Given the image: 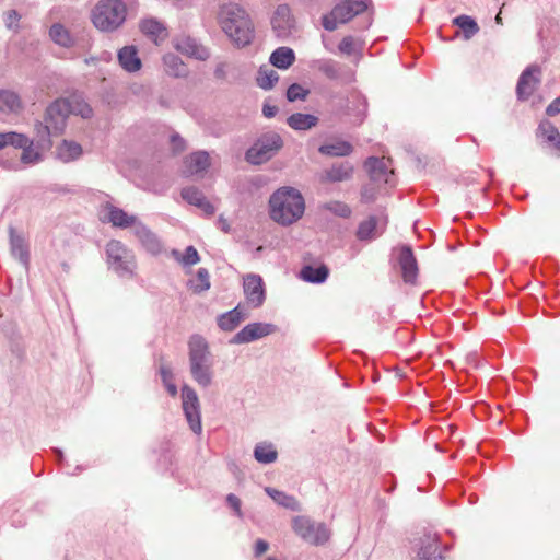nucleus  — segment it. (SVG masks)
Here are the masks:
<instances>
[{
    "instance_id": "f257e3e1",
    "label": "nucleus",
    "mask_w": 560,
    "mask_h": 560,
    "mask_svg": "<svg viewBox=\"0 0 560 560\" xmlns=\"http://www.w3.org/2000/svg\"><path fill=\"white\" fill-rule=\"evenodd\" d=\"M218 23L234 46H248L255 37V28L249 15L236 3L222 4L218 12Z\"/></svg>"
},
{
    "instance_id": "f03ea898",
    "label": "nucleus",
    "mask_w": 560,
    "mask_h": 560,
    "mask_svg": "<svg viewBox=\"0 0 560 560\" xmlns=\"http://www.w3.org/2000/svg\"><path fill=\"white\" fill-rule=\"evenodd\" d=\"M304 210V198L293 187L279 188L270 196V218L278 224L285 226L296 222L303 215Z\"/></svg>"
},
{
    "instance_id": "7ed1b4c3",
    "label": "nucleus",
    "mask_w": 560,
    "mask_h": 560,
    "mask_svg": "<svg viewBox=\"0 0 560 560\" xmlns=\"http://www.w3.org/2000/svg\"><path fill=\"white\" fill-rule=\"evenodd\" d=\"M126 16L127 5L122 0H97L90 13L94 27L106 33L119 28Z\"/></svg>"
},
{
    "instance_id": "20e7f679",
    "label": "nucleus",
    "mask_w": 560,
    "mask_h": 560,
    "mask_svg": "<svg viewBox=\"0 0 560 560\" xmlns=\"http://www.w3.org/2000/svg\"><path fill=\"white\" fill-rule=\"evenodd\" d=\"M189 361L194 380L200 385H207L210 378V351L206 339L199 335L190 337L189 342Z\"/></svg>"
},
{
    "instance_id": "39448f33",
    "label": "nucleus",
    "mask_w": 560,
    "mask_h": 560,
    "mask_svg": "<svg viewBox=\"0 0 560 560\" xmlns=\"http://www.w3.org/2000/svg\"><path fill=\"white\" fill-rule=\"evenodd\" d=\"M109 270L120 278H131L137 267L133 253L120 241L112 240L105 247Z\"/></svg>"
},
{
    "instance_id": "423d86ee",
    "label": "nucleus",
    "mask_w": 560,
    "mask_h": 560,
    "mask_svg": "<svg viewBox=\"0 0 560 560\" xmlns=\"http://www.w3.org/2000/svg\"><path fill=\"white\" fill-rule=\"evenodd\" d=\"M282 147L283 140L278 132L273 130L266 131L246 151L245 159L250 164L260 165L272 159Z\"/></svg>"
},
{
    "instance_id": "0eeeda50",
    "label": "nucleus",
    "mask_w": 560,
    "mask_h": 560,
    "mask_svg": "<svg viewBox=\"0 0 560 560\" xmlns=\"http://www.w3.org/2000/svg\"><path fill=\"white\" fill-rule=\"evenodd\" d=\"M370 0H342L337 3L331 12L323 16V26L325 30L332 32L338 24L349 22L355 15L364 12L369 7Z\"/></svg>"
},
{
    "instance_id": "6e6552de",
    "label": "nucleus",
    "mask_w": 560,
    "mask_h": 560,
    "mask_svg": "<svg viewBox=\"0 0 560 560\" xmlns=\"http://www.w3.org/2000/svg\"><path fill=\"white\" fill-rule=\"evenodd\" d=\"M294 532L305 541L312 545H324L330 538V529L324 523H316L305 516H296L293 520Z\"/></svg>"
},
{
    "instance_id": "1a4fd4ad",
    "label": "nucleus",
    "mask_w": 560,
    "mask_h": 560,
    "mask_svg": "<svg viewBox=\"0 0 560 560\" xmlns=\"http://www.w3.org/2000/svg\"><path fill=\"white\" fill-rule=\"evenodd\" d=\"M182 406L191 431L200 434L202 431L200 402L192 387H182Z\"/></svg>"
},
{
    "instance_id": "9d476101",
    "label": "nucleus",
    "mask_w": 560,
    "mask_h": 560,
    "mask_svg": "<svg viewBox=\"0 0 560 560\" xmlns=\"http://www.w3.org/2000/svg\"><path fill=\"white\" fill-rule=\"evenodd\" d=\"M295 26L294 18L287 4H280L275 10L271 18V28L279 39H287Z\"/></svg>"
},
{
    "instance_id": "9b49d317",
    "label": "nucleus",
    "mask_w": 560,
    "mask_h": 560,
    "mask_svg": "<svg viewBox=\"0 0 560 560\" xmlns=\"http://www.w3.org/2000/svg\"><path fill=\"white\" fill-rule=\"evenodd\" d=\"M243 290L249 306L257 308L264 304L266 291L260 276L255 273L246 275L243 280Z\"/></svg>"
},
{
    "instance_id": "f8f14e48",
    "label": "nucleus",
    "mask_w": 560,
    "mask_h": 560,
    "mask_svg": "<svg viewBox=\"0 0 560 560\" xmlns=\"http://www.w3.org/2000/svg\"><path fill=\"white\" fill-rule=\"evenodd\" d=\"M276 330L275 325L268 323H250L235 334L231 340L232 343L242 345L255 341L272 334Z\"/></svg>"
},
{
    "instance_id": "ddd939ff",
    "label": "nucleus",
    "mask_w": 560,
    "mask_h": 560,
    "mask_svg": "<svg viewBox=\"0 0 560 560\" xmlns=\"http://www.w3.org/2000/svg\"><path fill=\"white\" fill-rule=\"evenodd\" d=\"M68 116L69 105L60 98L56 100L47 107L44 119L46 124L52 127V131L60 135L66 128Z\"/></svg>"
},
{
    "instance_id": "4468645a",
    "label": "nucleus",
    "mask_w": 560,
    "mask_h": 560,
    "mask_svg": "<svg viewBox=\"0 0 560 560\" xmlns=\"http://www.w3.org/2000/svg\"><path fill=\"white\" fill-rule=\"evenodd\" d=\"M397 262L404 281L415 284L418 277V264L410 246L402 245L398 249Z\"/></svg>"
},
{
    "instance_id": "2eb2a0df",
    "label": "nucleus",
    "mask_w": 560,
    "mask_h": 560,
    "mask_svg": "<svg viewBox=\"0 0 560 560\" xmlns=\"http://www.w3.org/2000/svg\"><path fill=\"white\" fill-rule=\"evenodd\" d=\"M540 68L535 65L527 67L522 72L516 86V93L520 100H527L534 93L540 83Z\"/></svg>"
},
{
    "instance_id": "dca6fc26",
    "label": "nucleus",
    "mask_w": 560,
    "mask_h": 560,
    "mask_svg": "<svg viewBox=\"0 0 560 560\" xmlns=\"http://www.w3.org/2000/svg\"><path fill=\"white\" fill-rule=\"evenodd\" d=\"M418 560H443L436 534L425 533L417 542Z\"/></svg>"
},
{
    "instance_id": "f3484780",
    "label": "nucleus",
    "mask_w": 560,
    "mask_h": 560,
    "mask_svg": "<svg viewBox=\"0 0 560 560\" xmlns=\"http://www.w3.org/2000/svg\"><path fill=\"white\" fill-rule=\"evenodd\" d=\"M354 172L353 165L348 162L334 163L330 167L324 170L319 175L322 183H342L352 178Z\"/></svg>"
},
{
    "instance_id": "a211bd4d",
    "label": "nucleus",
    "mask_w": 560,
    "mask_h": 560,
    "mask_svg": "<svg viewBox=\"0 0 560 560\" xmlns=\"http://www.w3.org/2000/svg\"><path fill=\"white\" fill-rule=\"evenodd\" d=\"M387 224L386 217H370L361 222L357 230V237L360 241H371L378 237Z\"/></svg>"
},
{
    "instance_id": "6ab92c4d",
    "label": "nucleus",
    "mask_w": 560,
    "mask_h": 560,
    "mask_svg": "<svg viewBox=\"0 0 560 560\" xmlns=\"http://www.w3.org/2000/svg\"><path fill=\"white\" fill-rule=\"evenodd\" d=\"M10 236V252L11 255L18 259L21 265L28 270L30 268V247L28 243L24 238L23 235L18 234L15 229L10 226L9 229Z\"/></svg>"
},
{
    "instance_id": "aec40b11",
    "label": "nucleus",
    "mask_w": 560,
    "mask_h": 560,
    "mask_svg": "<svg viewBox=\"0 0 560 560\" xmlns=\"http://www.w3.org/2000/svg\"><path fill=\"white\" fill-rule=\"evenodd\" d=\"M104 221L109 222L113 226L127 229L135 228V225L139 222L136 215L128 214L122 209L113 206L110 203H106L104 207Z\"/></svg>"
},
{
    "instance_id": "412c9836",
    "label": "nucleus",
    "mask_w": 560,
    "mask_h": 560,
    "mask_svg": "<svg viewBox=\"0 0 560 560\" xmlns=\"http://www.w3.org/2000/svg\"><path fill=\"white\" fill-rule=\"evenodd\" d=\"M174 47L179 52L197 60H207L210 57L209 50L191 37L177 38Z\"/></svg>"
},
{
    "instance_id": "4be33fe9",
    "label": "nucleus",
    "mask_w": 560,
    "mask_h": 560,
    "mask_svg": "<svg viewBox=\"0 0 560 560\" xmlns=\"http://www.w3.org/2000/svg\"><path fill=\"white\" fill-rule=\"evenodd\" d=\"M210 166V156L206 151H197L185 160L186 176H202Z\"/></svg>"
},
{
    "instance_id": "5701e85b",
    "label": "nucleus",
    "mask_w": 560,
    "mask_h": 560,
    "mask_svg": "<svg viewBox=\"0 0 560 560\" xmlns=\"http://www.w3.org/2000/svg\"><path fill=\"white\" fill-rule=\"evenodd\" d=\"M365 168L369 172L371 180L374 183L388 184L393 171H389L388 163L384 159L371 156L365 162Z\"/></svg>"
},
{
    "instance_id": "b1692460",
    "label": "nucleus",
    "mask_w": 560,
    "mask_h": 560,
    "mask_svg": "<svg viewBox=\"0 0 560 560\" xmlns=\"http://www.w3.org/2000/svg\"><path fill=\"white\" fill-rule=\"evenodd\" d=\"M23 109L20 95L12 90H0V116H16Z\"/></svg>"
},
{
    "instance_id": "393cba45",
    "label": "nucleus",
    "mask_w": 560,
    "mask_h": 560,
    "mask_svg": "<svg viewBox=\"0 0 560 560\" xmlns=\"http://www.w3.org/2000/svg\"><path fill=\"white\" fill-rule=\"evenodd\" d=\"M133 234L141 242L142 246L152 254H159L162 249V244L159 237L141 221L133 228Z\"/></svg>"
},
{
    "instance_id": "a878e982",
    "label": "nucleus",
    "mask_w": 560,
    "mask_h": 560,
    "mask_svg": "<svg viewBox=\"0 0 560 560\" xmlns=\"http://www.w3.org/2000/svg\"><path fill=\"white\" fill-rule=\"evenodd\" d=\"M182 197L188 203L198 207L207 215H212L215 211L214 207L207 200L202 191L196 187H186L182 190Z\"/></svg>"
},
{
    "instance_id": "bb28decb",
    "label": "nucleus",
    "mask_w": 560,
    "mask_h": 560,
    "mask_svg": "<svg viewBox=\"0 0 560 560\" xmlns=\"http://www.w3.org/2000/svg\"><path fill=\"white\" fill-rule=\"evenodd\" d=\"M247 313L244 308H242L240 305L234 307L233 310L221 314L217 322L218 326L224 330V331H232L234 330L241 322H243L247 317Z\"/></svg>"
},
{
    "instance_id": "cd10ccee",
    "label": "nucleus",
    "mask_w": 560,
    "mask_h": 560,
    "mask_svg": "<svg viewBox=\"0 0 560 560\" xmlns=\"http://www.w3.org/2000/svg\"><path fill=\"white\" fill-rule=\"evenodd\" d=\"M120 67L127 72H136L141 69L142 62L135 46H125L118 51Z\"/></svg>"
},
{
    "instance_id": "c85d7f7f",
    "label": "nucleus",
    "mask_w": 560,
    "mask_h": 560,
    "mask_svg": "<svg viewBox=\"0 0 560 560\" xmlns=\"http://www.w3.org/2000/svg\"><path fill=\"white\" fill-rule=\"evenodd\" d=\"M82 153L81 144L70 140H63L56 150L57 158L65 163L78 160Z\"/></svg>"
},
{
    "instance_id": "c756f323",
    "label": "nucleus",
    "mask_w": 560,
    "mask_h": 560,
    "mask_svg": "<svg viewBox=\"0 0 560 560\" xmlns=\"http://www.w3.org/2000/svg\"><path fill=\"white\" fill-rule=\"evenodd\" d=\"M165 72L174 78H185L188 75V68L183 60L175 54H166L163 57Z\"/></svg>"
},
{
    "instance_id": "7c9ffc66",
    "label": "nucleus",
    "mask_w": 560,
    "mask_h": 560,
    "mask_svg": "<svg viewBox=\"0 0 560 560\" xmlns=\"http://www.w3.org/2000/svg\"><path fill=\"white\" fill-rule=\"evenodd\" d=\"M295 60V54L293 49L287 46L277 48L270 55V63L278 69H288Z\"/></svg>"
},
{
    "instance_id": "2f4dec72",
    "label": "nucleus",
    "mask_w": 560,
    "mask_h": 560,
    "mask_svg": "<svg viewBox=\"0 0 560 560\" xmlns=\"http://www.w3.org/2000/svg\"><path fill=\"white\" fill-rule=\"evenodd\" d=\"M318 118L311 114L295 113L287 118V124L294 130H308L315 127Z\"/></svg>"
},
{
    "instance_id": "473e14b6",
    "label": "nucleus",
    "mask_w": 560,
    "mask_h": 560,
    "mask_svg": "<svg viewBox=\"0 0 560 560\" xmlns=\"http://www.w3.org/2000/svg\"><path fill=\"white\" fill-rule=\"evenodd\" d=\"M62 101L69 105V114L81 116L84 119L92 117L93 110L82 96L71 95Z\"/></svg>"
},
{
    "instance_id": "72a5a7b5",
    "label": "nucleus",
    "mask_w": 560,
    "mask_h": 560,
    "mask_svg": "<svg viewBox=\"0 0 560 560\" xmlns=\"http://www.w3.org/2000/svg\"><path fill=\"white\" fill-rule=\"evenodd\" d=\"M51 40L61 47H71L74 43L69 30L61 23H55L49 28Z\"/></svg>"
},
{
    "instance_id": "f704fd0d",
    "label": "nucleus",
    "mask_w": 560,
    "mask_h": 560,
    "mask_svg": "<svg viewBox=\"0 0 560 560\" xmlns=\"http://www.w3.org/2000/svg\"><path fill=\"white\" fill-rule=\"evenodd\" d=\"M453 24L462 31L465 40L471 39L480 30L478 23L466 14L453 19Z\"/></svg>"
},
{
    "instance_id": "c9c22d12",
    "label": "nucleus",
    "mask_w": 560,
    "mask_h": 560,
    "mask_svg": "<svg viewBox=\"0 0 560 560\" xmlns=\"http://www.w3.org/2000/svg\"><path fill=\"white\" fill-rule=\"evenodd\" d=\"M266 493L279 505L289 509L291 511H299L300 503L298 500L282 491L273 489L271 487L265 488Z\"/></svg>"
},
{
    "instance_id": "e433bc0d",
    "label": "nucleus",
    "mask_w": 560,
    "mask_h": 560,
    "mask_svg": "<svg viewBox=\"0 0 560 560\" xmlns=\"http://www.w3.org/2000/svg\"><path fill=\"white\" fill-rule=\"evenodd\" d=\"M143 34L151 37L155 43L166 37V30L162 23L154 19L143 20L140 24Z\"/></svg>"
},
{
    "instance_id": "4c0bfd02",
    "label": "nucleus",
    "mask_w": 560,
    "mask_h": 560,
    "mask_svg": "<svg viewBox=\"0 0 560 560\" xmlns=\"http://www.w3.org/2000/svg\"><path fill=\"white\" fill-rule=\"evenodd\" d=\"M328 273V268L325 265L304 266L301 270V278L310 283H322L327 279Z\"/></svg>"
},
{
    "instance_id": "58836bf2",
    "label": "nucleus",
    "mask_w": 560,
    "mask_h": 560,
    "mask_svg": "<svg viewBox=\"0 0 560 560\" xmlns=\"http://www.w3.org/2000/svg\"><path fill=\"white\" fill-rule=\"evenodd\" d=\"M318 151L329 156H347L352 152V145L347 141L338 140L320 145Z\"/></svg>"
},
{
    "instance_id": "ea45409f",
    "label": "nucleus",
    "mask_w": 560,
    "mask_h": 560,
    "mask_svg": "<svg viewBox=\"0 0 560 560\" xmlns=\"http://www.w3.org/2000/svg\"><path fill=\"white\" fill-rule=\"evenodd\" d=\"M28 142V137H26L23 133L10 131V132H3L0 133V150L5 149L7 147L11 145L13 150H18L19 148H22L26 145Z\"/></svg>"
},
{
    "instance_id": "a19ab883",
    "label": "nucleus",
    "mask_w": 560,
    "mask_h": 560,
    "mask_svg": "<svg viewBox=\"0 0 560 560\" xmlns=\"http://www.w3.org/2000/svg\"><path fill=\"white\" fill-rule=\"evenodd\" d=\"M538 132L547 142L555 144L560 154V133L558 129L550 121L544 120L539 124Z\"/></svg>"
},
{
    "instance_id": "79ce46f5",
    "label": "nucleus",
    "mask_w": 560,
    "mask_h": 560,
    "mask_svg": "<svg viewBox=\"0 0 560 560\" xmlns=\"http://www.w3.org/2000/svg\"><path fill=\"white\" fill-rule=\"evenodd\" d=\"M279 75L277 71L269 67H260L257 74V85L264 90H270L278 82Z\"/></svg>"
},
{
    "instance_id": "37998d69",
    "label": "nucleus",
    "mask_w": 560,
    "mask_h": 560,
    "mask_svg": "<svg viewBox=\"0 0 560 560\" xmlns=\"http://www.w3.org/2000/svg\"><path fill=\"white\" fill-rule=\"evenodd\" d=\"M195 293H201L210 289V275L206 268H199L195 278L188 282Z\"/></svg>"
},
{
    "instance_id": "c03bdc74",
    "label": "nucleus",
    "mask_w": 560,
    "mask_h": 560,
    "mask_svg": "<svg viewBox=\"0 0 560 560\" xmlns=\"http://www.w3.org/2000/svg\"><path fill=\"white\" fill-rule=\"evenodd\" d=\"M254 457L258 463L271 464L276 462L278 453L271 444H258L254 450Z\"/></svg>"
},
{
    "instance_id": "a18cd8bd",
    "label": "nucleus",
    "mask_w": 560,
    "mask_h": 560,
    "mask_svg": "<svg viewBox=\"0 0 560 560\" xmlns=\"http://www.w3.org/2000/svg\"><path fill=\"white\" fill-rule=\"evenodd\" d=\"M172 256L184 266H192L199 262L200 257L197 249L194 246H188L185 253L182 254L177 249L172 250Z\"/></svg>"
},
{
    "instance_id": "49530a36",
    "label": "nucleus",
    "mask_w": 560,
    "mask_h": 560,
    "mask_svg": "<svg viewBox=\"0 0 560 560\" xmlns=\"http://www.w3.org/2000/svg\"><path fill=\"white\" fill-rule=\"evenodd\" d=\"M35 131H36V138L38 144L43 147H49L50 145V137L51 136H58L57 132L52 131V127L49 124H46L44 120L43 122H37L35 125Z\"/></svg>"
},
{
    "instance_id": "de8ad7c7",
    "label": "nucleus",
    "mask_w": 560,
    "mask_h": 560,
    "mask_svg": "<svg viewBox=\"0 0 560 560\" xmlns=\"http://www.w3.org/2000/svg\"><path fill=\"white\" fill-rule=\"evenodd\" d=\"M318 70L328 79L335 80L340 75V69L338 62L331 59L320 60L318 63Z\"/></svg>"
},
{
    "instance_id": "09e8293b",
    "label": "nucleus",
    "mask_w": 560,
    "mask_h": 560,
    "mask_svg": "<svg viewBox=\"0 0 560 560\" xmlns=\"http://www.w3.org/2000/svg\"><path fill=\"white\" fill-rule=\"evenodd\" d=\"M21 149L23 150L20 156L22 163L35 164L40 160V154L34 150L32 140L28 139L27 144Z\"/></svg>"
},
{
    "instance_id": "8fccbe9b",
    "label": "nucleus",
    "mask_w": 560,
    "mask_h": 560,
    "mask_svg": "<svg viewBox=\"0 0 560 560\" xmlns=\"http://www.w3.org/2000/svg\"><path fill=\"white\" fill-rule=\"evenodd\" d=\"M324 208L340 218H348L351 214L350 207L341 201L327 202Z\"/></svg>"
},
{
    "instance_id": "3c124183",
    "label": "nucleus",
    "mask_w": 560,
    "mask_h": 560,
    "mask_svg": "<svg viewBox=\"0 0 560 560\" xmlns=\"http://www.w3.org/2000/svg\"><path fill=\"white\" fill-rule=\"evenodd\" d=\"M310 91L298 83L291 84L287 90V98L290 102L304 101Z\"/></svg>"
},
{
    "instance_id": "603ef678",
    "label": "nucleus",
    "mask_w": 560,
    "mask_h": 560,
    "mask_svg": "<svg viewBox=\"0 0 560 560\" xmlns=\"http://www.w3.org/2000/svg\"><path fill=\"white\" fill-rule=\"evenodd\" d=\"M20 20L21 14L16 10H8L3 13V22L8 30L18 32L20 28Z\"/></svg>"
},
{
    "instance_id": "864d4df0",
    "label": "nucleus",
    "mask_w": 560,
    "mask_h": 560,
    "mask_svg": "<svg viewBox=\"0 0 560 560\" xmlns=\"http://www.w3.org/2000/svg\"><path fill=\"white\" fill-rule=\"evenodd\" d=\"M354 39L352 36H346L340 42L338 48L342 54L352 55L353 54Z\"/></svg>"
},
{
    "instance_id": "5fc2aeb1",
    "label": "nucleus",
    "mask_w": 560,
    "mask_h": 560,
    "mask_svg": "<svg viewBox=\"0 0 560 560\" xmlns=\"http://www.w3.org/2000/svg\"><path fill=\"white\" fill-rule=\"evenodd\" d=\"M171 144L174 152H182L186 148L185 140L178 133L172 135Z\"/></svg>"
},
{
    "instance_id": "6e6d98bb",
    "label": "nucleus",
    "mask_w": 560,
    "mask_h": 560,
    "mask_svg": "<svg viewBox=\"0 0 560 560\" xmlns=\"http://www.w3.org/2000/svg\"><path fill=\"white\" fill-rule=\"evenodd\" d=\"M228 504L235 511L236 515L238 517H242V510H241V500L233 493H230L226 497Z\"/></svg>"
},
{
    "instance_id": "4d7b16f0",
    "label": "nucleus",
    "mask_w": 560,
    "mask_h": 560,
    "mask_svg": "<svg viewBox=\"0 0 560 560\" xmlns=\"http://www.w3.org/2000/svg\"><path fill=\"white\" fill-rule=\"evenodd\" d=\"M376 191L373 187H364L361 192V198L363 202H372L375 200Z\"/></svg>"
},
{
    "instance_id": "13d9d810",
    "label": "nucleus",
    "mask_w": 560,
    "mask_h": 560,
    "mask_svg": "<svg viewBox=\"0 0 560 560\" xmlns=\"http://www.w3.org/2000/svg\"><path fill=\"white\" fill-rule=\"evenodd\" d=\"M548 116H556L560 114V96L553 100L546 108Z\"/></svg>"
},
{
    "instance_id": "bf43d9fd",
    "label": "nucleus",
    "mask_w": 560,
    "mask_h": 560,
    "mask_svg": "<svg viewBox=\"0 0 560 560\" xmlns=\"http://www.w3.org/2000/svg\"><path fill=\"white\" fill-rule=\"evenodd\" d=\"M269 548V544L266 540L258 539L255 544V555L261 556L265 553Z\"/></svg>"
},
{
    "instance_id": "052dcab7",
    "label": "nucleus",
    "mask_w": 560,
    "mask_h": 560,
    "mask_svg": "<svg viewBox=\"0 0 560 560\" xmlns=\"http://www.w3.org/2000/svg\"><path fill=\"white\" fill-rule=\"evenodd\" d=\"M278 113V107L276 105L271 104H264L262 106V114L267 118H272Z\"/></svg>"
},
{
    "instance_id": "680f3d73",
    "label": "nucleus",
    "mask_w": 560,
    "mask_h": 560,
    "mask_svg": "<svg viewBox=\"0 0 560 560\" xmlns=\"http://www.w3.org/2000/svg\"><path fill=\"white\" fill-rule=\"evenodd\" d=\"M219 224L224 232H229V229H230L229 224L222 217H220V219H219Z\"/></svg>"
},
{
    "instance_id": "e2e57ef3",
    "label": "nucleus",
    "mask_w": 560,
    "mask_h": 560,
    "mask_svg": "<svg viewBox=\"0 0 560 560\" xmlns=\"http://www.w3.org/2000/svg\"><path fill=\"white\" fill-rule=\"evenodd\" d=\"M167 390L172 397H175L177 395V387H167Z\"/></svg>"
},
{
    "instance_id": "0e129e2a",
    "label": "nucleus",
    "mask_w": 560,
    "mask_h": 560,
    "mask_svg": "<svg viewBox=\"0 0 560 560\" xmlns=\"http://www.w3.org/2000/svg\"><path fill=\"white\" fill-rule=\"evenodd\" d=\"M57 455H58V459L60 460L62 458V453L60 450H57L56 451Z\"/></svg>"
},
{
    "instance_id": "69168bd1",
    "label": "nucleus",
    "mask_w": 560,
    "mask_h": 560,
    "mask_svg": "<svg viewBox=\"0 0 560 560\" xmlns=\"http://www.w3.org/2000/svg\"><path fill=\"white\" fill-rule=\"evenodd\" d=\"M495 22H497L498 24H501V23H502V19H501V16H500V15H497V18H495Z\"/></svg>"
},
{
    "instance_id": "338daca9",
    "label": "nucleus",
    "mask_w": 560,
    "mask_h": 560,
    "mask_svg": "<svg viewBox=\"0 0 560 560\" xmlns=\"http://www.w3.org/2000/svg\"><path fill=\"white\" fill-rule=\"evenodd\" d=\"M396 377H398V381H401L402 376H399V374H396Z\"/></svg>"
},
{
    "instance_id": "774afa93",
    "label": "nucleus",
    "mask_w": 560,
    "mask_h": 560,
    "mask_svg": "<svg viewBox=\"0 0 560 560\" xmlns=\"http://www.w3.org/2000/svg\"><path fill=\"white\" fill-rule=\"evenodd\" d=\"M266 560H277V559L269 557Z\"/></svg>"
}]
</instances>
